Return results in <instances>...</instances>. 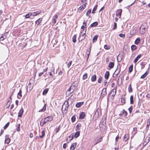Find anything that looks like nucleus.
<instances>
[{
    "label": "nucleus",
    "mask_w": 150,
    "mask_h": 150,
    "mask_svg": "<svg viewBox=\"0 0 150 150\" xmlns=\"http://www.w3.org/2000/svg\"><path fill=\"white\" fill-rule=\"evenodd\" d=\"M42 18H39L35 22V23L37 25H39L41 22L42 21Z\"/></svg>",
    "instance_id": "27"
},
{
    "label": "nucleus",
    "mask_w": 150,
    "mask_h": 150,
    "mask_svg": "<svg viewBox=\"0 0 150 150\" xmlns=\"http://www.w3.org/2000/svg\"><path fill=\"white\" fill-rule=\"evenodd\" d=\"M41 12V10L39 11H36L33 12V13H32V16H37L38 14L40 13Z\"/></svg>",
    "instance_id": "15"
},
{
    "label": "nucleus",
    "mask_w": 150,
    "mask_h": 150,
    "mask_svg": "<svg viewBox=\"0 0 150 150\" xmlns=\"http://www.w3.org/2000/svg\"><path fill=\"white\" fill-rule=\"evenodd\" d=\"M67 144H64L63 145V148L64 149H65L67 147Z\"/></svg>",
    "instance_id": "64"
},
{
    "label": "nucleus",
    "mask_w": 150,
    "mask_h": 150,
    "mask_svg": "<svg viewBox=\"0 0 150 150\" xmlns=\"http://www.w3.org/2000/svg\"><path fill=\"white\" fill-rule=\"evenodd\" d=\"M140 41V39L139 38H137L135 41V44L136 45L139 44Z\"/></svg>",
    "instance_id": "35"
},
{
    "label": "nucleus",
    "mask_w": 150,
    "mask_h": 150,
    "mask_svg": "<svg viewBox=\"0 0 150 150\" xmlns=\"http://www.w3.org/2000/svg\"><path fill=\"white\" fill-rule=\"evenodd\" d=\"M68 103L65 102L62 107V109L64 111H67L68 109Z\"/></svg>",
    "instance_id": "2"
},
{
    "label": "nucleus",
    "mask_w": 150,
    "mask_h": 150,
    "mask_svg": "<svg viewBox=\"0 0 150 150\" xmlns=\"http://www.w3.org/2000/svg\"><path fill=\"white\" fill-rule=\"evenodd\" d=\"M84 103L83 102H80L77 103L76 104V107L77 108H79Z\"/></svg>",
    "instance_id": "14"
},
{
    "label": "nucleus",
    "mask_w": 150,
    "mask_h": 150,
    "mask_svg": "<svg viewBox=\"0 0 150 150\" xmlns=\"http://www.w3.org/2000/svg\"><path fill=\"white\" fill-rule=\"evenodd\" d=\"M104 48L106 50H108L110 49V47L108 46L107 45H105L104 46Z\"/></svg>",
    "instance_id": "55"
},
{
    "label": "nucleus",
    "mask_w": 150,
    "mask_h": 150,
    "mask_svg": "<svg viewBox=\"0 0 150 150\" xmlns=\"http://www.w3.org/2000/svg\"><path fill=\"white\" fill-rule=\"evenodd\" d=\"M10 139L9 138H6L5 140V143L8 144L10 142Z\"/></svg>",
    "instance_id": "43"
},
{
    "label": "nucleus",
    "mask_w": 150,
    "mask_h": 150,
    "mask_svg": "<svg viewBox=\"0 0 150 150\" xmlns=\"http://www.w3.org/2000/svg\"><path fill=\"white\" fill-rule=\"evenodd\" d=\"M98 25V23L97 22H95L92 24L90 26L91 27H96Z\"/></svg>",
    "instance_id": "28"
},
{
    "label": "nucleus",
    "mask_w": 150,
    "mask_h": 150,
    "mask_svg": "<svg viewBox=\"0 0 150 150\" xmlns=\"http://www.w3.org/2000/svg\"><path fill=\"white\" fill-rule=\"evenodd\" d=\"M96 79V75H93L91 78V81L92 82L95 81Z\"/></svg>",
    "instance_id": "24"
},
{
    "label": "nucleus",
    "mask_w": 150,
    "mask_h": 150,
    "mask_svg": "<svg viewBox=\"0 0 150 150\" xmlns=\"http://www.w3.org/2000/svg\"><path fill=\"white\" fill-rule=\"evenodd\" d=\"M119 138V135H118L115 138V141L116 142H117L118 141V139Z\"/></svg>",
    "instance_id": "63"
},
{
    "label": "nucleus",
    "mask_w": 150,
    "mask_h": 150,
    "mask_svg": "<svg viewBox=\"0 0 150 150\" xmlns=\"http://www.w3.org/2000/svg\"><path fill=\"white\" fill-rule=\"evenodd\" d=\"M110 75L109 72L108 71H106L105 74V78L106 79H108Z\"/></svg>",
    "instance_id": "20"
},
{
    "label": "nucleus",
    "mask_w": 150,
    "mask_h": 150,
    "mask_svg": "<svg viewBox=\"0 0 150 150\" xmlns=\"http://www.w3.org/2000/svg\"><path fill=\"white\" fill-rule=\"evenodd\" d=\"M33 88V87L31 86V83H29L28 86L27 88V91L30 92Z\"/></svg>",
    "instance_id": "19"
},
{
    "label": "nucleus",
    "mask_w": 150,
    "mask_h": 150,
    "mask_svg": "<svg viewBox=\"0 0 150 150\" xmlns=\"http://www.w3.org/2000/svg\"><path fill=\"white\" fill-rule=\"evenodd\" d=\"M98 37V36L97 35H96L93 37V42H96L97 40Z\"/></svg>",
    "instance_id": "29"
},
{
    "label": "nucleus",
    "mask_w": 150,
    "mask_h": 150,
    "mask_svg": "<svg viewBox=\"0 0 150 150\" xmlns=\"http://www.w3.org/2000/svg\"><path fill=\"white\" fill-rule=\"evenodd\" d=\"M97 5H96L93 8L92 11V13H95V11H96L97 8Z\"/></svg>",
    "instance_id": "45"
},
{
    "label": "nucleus",
    "mask_w": 150,
    "mask_h": 150,
    "mask_svg": "<svg viewBox=\"0 0 150 150\" xmlns=\"http://www.w3.org/2000/svg\"><path fill=\"white\" fill-rule=\"evenodd\" d=\"M23 109L22 108L20 110L18 113V117H21L22 116L23 114Z\"/></svg>",
    "instance_id": "16"
},
{
    "label": "nucleus",
    "mask_w": 150,
    "mask_h": 150,
    "mask_svg": "<svg viewBox=\"0 0 150 150\" xmlns=\"http://www.w3.org/2000/svg\"><path fill=\"white\" fill-rule=\"evenodd\" d=\"M74 86H73V87H72L71 90L70 92L71 94L74 91Z\"/></svg>",
    "instance_id": "61"
},
{
    "label": "nucleus",
    "mask_w": 150,
    "mask_h": 150,
    "mask_svg": "<svg viewBox=\"0 0 150 150\" xmlns=\"http://www.w3.org/2000/svg\"><path fill=\"white\" fill-rule=\"evenodd\" d=\"M86 32L83 34V35L81 36V35H80L79 38V40H80L81 41H82L86 37Z\"/></svg>",
    "instance_id": "10"
},
{
    "label": "nucleus",
    "mask_w": 150,
    "mask_h": 150,
    "mask_svg": "<svg viewBox=\"0 0 150 150\" xmlns=\"http://www.w3.org/2000/svg\"><path fill=\"white\" fill-rule=\"evenodd\" d=\"M76 143H73L71 145L70 148V150H74L76 148Z\"/></svg>",
    "instance_id": "11"
},
{
    "label": "nucleus",
    "mask_w": 150,
    "mask_h": 150,
    "mask_svg": "<svg viewBox=\"0 0 150 150\" xmlns=\"http://www.w3.org/2000/svg\"><path fill=\"white\" fill-rule=\"evenodd\" d=\"M102 138V137H101L100 138H99V139H98L97 140V142H96L95 143V144H97L98 143H99V142H100L101 141V139Z\"/></svg>",
    "instance_id": "52"
},
{
    "label": "nucleus",
    "mask_w": 150,
    "mask_h": 150,
    "mask_svg": "<svg viewBox=\"0 0 150 150\" xmlns=\"http://www.w3.org/2000/svg\"><path fill=\"white\" fill-rule=\"evenodd\" d=\"M72 62V61H70L67 64V65L68 67L69 68L70 67V66L71 65Z\"/></svg>",
    "instance_id": "53"
},
{
    "label": "nucleus",
    "mask_w": 150,
    "mask_h": 150,
    "mask_svg": "<svg viewBox=\"0 0 150 150\" xmlns=\"http://www.w3.org/2000/svg\"><path fill=\"white\" fill-rule=\"evenodd\" d=\"M80 135V132L79 131L76 132L75 133L74 137L76 138H77Z\"/></svg>",
    "instance_id": "30"
},
{
    "label": "nucleus",
    "mask_w": 150,
    "mask_h": 150,
    "mask_svg": "<svg viewBox=\"0 0 150 150\" xmlns=\"http://www.w3.org/2000/svg\"><path fill=\"white\" fill-rule=\"evenodd\" d=\"M114 25L113 27V29L115 30L117 28V23L115 22H114Z\"/></svg>",
    "instance_id": "56"
},
{
    "label": "nucleus",
    "mask_w": 150,
    "mask_h": 150,
    "mask_svg": "<svg viewBox=\"0 0 150 150\" xmlns=\"http://www.w3.org/2000/svg\"><path fill=\"white\" fill-rule=\"evenodd\" d=\"M20 124H19L18 125V127L16 129V130L18 132H19L20 131Z\"/></svg>",
    "instance_id": "54"
},
{
    "label": "nucleus",
    "mask_w": 150,
    "mask_h": 150,
    "mask_svg": "<svg viewBox=\"0 0 150 150\" xmlns=\"http://www.w3.org/2000/svg\"><path fill=\"white\" fill-rule=\"evenodd\" d=\"M73 135H70L67 139V140L68 141V142H70L73 139Z\"/></svg>",
    "instance_id": "22"
},
{
    "label": "nucleus",
    "mask_w": 150,
    "mask_h": 150,
    "mask_svg": "<svg viewBox=\"0 0 150 150\" xmlns=\"http://www.w3.org/2000/svg\"><path fill=\"white\" fill-rule=\"evenodd\" d=\"M141 54H139L138 55L134 60V62L135 63H136L138 60L141 58Z\"/></svg>",
    "instance_id": "17"
},
{
    "label": "nucleus",
    "mask_w": 150,
    "mask_h": 150,
    "mask_svg": "<svg viewBox=\"0 0 150 150\" xmlns=\"http://www.w3.org/2000/svg\"><path fill=\"white\" fill-rule=\"evenodd\" d=\"M81 126V124L79 123L77 124L76 127V130H77L79 129V127H80Z\"/></svg>",
    "instance_id": "36"
},
{
    "label": "nucleus",
    "mask_w": 150,
    "mask_h": 150,
    "mask_svg": "<svg viewBox=\"0 0 150 150\" xmlns=\"http://www.w3.org/2000/svg\"><path fill=\"white\" fill-rule=\"evenodd\" d=\"M128 91L129 92H131L132 91V89L131 87V85L130 84L128 87Z\"/></svg>",
    "instance_id": "41"
},
{
    "label": "nucleus",
    "mask_w": 150,
    "mask_h": 150,
    "mask_svg": "<svg viewBox=\"0 0 150 150\" xmlns=\"http://www.w3.org/2000/svg\"><path fill=\"white\" fill-rule=\"evenodd\" d=\"M53 119V117L52 116H49L42 119L40 122V125L43 126L44 125L48 122L51 121Z\"/></svg>",
    "instance_id": "1"
},
{
    "label": "nucleus",
    "mask_w": 150,
    "mask_h": 150,
    "mask_svg": "<svg viewBox=\"0 0 150 150\" xmlns=\"http://www.w3.org/2000/svg\"><path fill=\"white\" fill-rule=\"evenodd\" d=\"M48 91V89H47V88L45 89L43 91V93H42L43 94V95H46Z\"/></svg>",
    "instance_id": "40"
},
{
    "label": "nucleus",
    "mask_w": 150,
    "mask_h": 150,
    "mask_svg": "<svg viewBox=\"0 0 150 150\" xmlns=\"http://www.w3.org/2000/svg\"><path fill=\"white\" fill-rule=\"evenodd\" d=\"M22 91L20 89L19 92L18 93L17 97L18 98L20 99L22 97Z\"/></svg>",
    "instance_id": "21"
},
{
    "label": "nucleus",
    "mask_w": 150,
    "mask_h": 150,
    "mask_svg": "<svg viewBox=\"0 0 150 150\" xmlns=\"http://www.w3.org/2000/svg\"><path fill=\"white\" fill-rule=\"evenodd\" d=\"M116 87L114 88L110 93L109 95H112V96L114 97L116 93Z\"/></svg>",
    "instance_id": "5"
},
{
    "label": "nucleus",
    "mask_w": 150,
    "mask_h": 150,
    "mask_svg": "<svg viewBox=\"0 0 150 150\" xmlns=\"http://www.w3.org/2000/svg\"><path fill=\"white\" fill-rule=\"evenodd\" d=\"M133 69V66L132 65L130 66V67H129V72H131Z\"/></svg>",
    "instance_id": "46"
},
{
    "label": "nucleus",
    "mask_w": 150,
    "mask_h": 150,
    "mask_svg": "<svg viewBox=\"0 0 150 150\" xmlns=\"http://www.w3.org/2000/svg\"><path fill=\"white\" fill-rule=\"evenodd\" d=\"M122 58V57L120 55H118L117 57V59L118 62H120Z\"/></svg>",
    "instance_id": "26"
},
{
    "label": "nucleus",
    "mask_w": 150,
    "mask_h": 150,
    "mask_svg": "<svg viewBox=\"0 0 150 150\" xmlns=\"http://www.w3.org/2000/svg\"><path fill=\"white\" fill-rule=\"evenodd\" d=\"M91 12V9L89 10L86 13V15L88 16H89V14Z\"/></svg>",
    "instance_id": "48"
},
{
    "label": "nucleus",
    "mask_w": 150,
    "mask_h": 150,
    "mask_svg": "<svg viewBox=\"0 0 150 150\" xmlns=\"http://www.w3.org/2000/svg\"><path fill=\"white\" fill-rule=\"evenodd\" d=\"M129 138V135L127 134H126L124 137L123 141L126 142L128 140Z\"/></svg>",
    "instance_id": "13"
},
{
    "label": "nucleus",
    "mask_w": 150,
    "mask_h": 150,
    "mask_svg": "<svg viewBox=\"0 0 150 150\" xmlns=\"http://www.w3.org/2000/svg\"><path fill=\"white\" fill-rule=\"evenodd\" d=\"M85 116V113L83 112H81L79 115V118L80 119H83Z\"/></svg>",
    "instance_id": "12"
},
{
    "label": "nucleus",
    "mask_w": 150,
    "mask_h": 150,
    "mask_svg": "<svg viewBox=\"0 0 150 150\" xmlns=\"http://www.w3.org/2000/svg\"><path fill=\"white\" fill-rule=\"evenodd\" d=\"M32 13L30 12L27 14L25 16V18H30V16H32Z\"/></svg>",
    "instance_id": "32"
},
{
    "label": "nucleus",
    "mask_w": 150,
    "mask_h": 150,
    "mask_svg": "<svg viewBox=\"0 0 150 150\" xmlns=\"http://www.w3.org/2000/svg\"><path fill=\"white\" fill-rule=\"evenodd\" d=\"M114 65V64L113 62H110L109 64L108 67L110 69H112L113 68Z\"/></svg>",
    "instance_id": "23"
},
{
    "label": "nucleus",
    "mask_w": 150,
    "mask_h": 150,
    "mask_svg": "<svg viewBox=\"0 0 150 150\" xmlns=\"http://www.w3.org/2000/svg\"><path fill=\"white\" fill-rule=\"evenodd\" d=\"M42 135L41 136H40L38 138H42L43 137L45 136V131L44 130H43L42 132Z\"/></svg>",
    "instance_id": "34"
},
{
    "label": "nucleus",
    "mask_w": 150,
    "mask_h": 150,
    "mask_svg": "<svg viewBox=\"0 0 150 150\" xmlns=\"http://www.w3.org/2000/svg\"><path fill=\"white\" fill-rule=\"evenodd\" d=\"M117 70H116L115 71V74L116 75H117L119 74V71H118V72H117Z\"/></svg>",
    "instance_id": "62"
},
{
    "label": "nucleus",
    "mask_w": 150,
    "mask_h": 150,
    "mask_svg": "<svg viewBox=\"0 0 150 150\" xmlns=\"http://www.w3.org/2000/svg\"><path fill=\"white\" fill-rule=\"evenodd\" d=\"M131 48L132 50H134L137 49V47L135 45H133L131 46Z\"/></svg>",
    "instance_id": "44"
},
{
    "label": "nucleus",
    "mask_w": 150,
    "mask_h": 150,
    "mask_svg": "<svg viewBox=\"0 0 150 150\" xmlns=\"http://www.w3.org/2000/svg\"><path fill=\"white\" fill-rule=\"evenodd\" d=\"M119 36L120 37L124 38L125 37V35L124 34H119Z\"/></svg>",
    "instance_id": "60"
},
{
    "label": "nucleus",
    "mask_w": 150,
    "mask_h": 150,
    "mask_svg": "<svg viewBox=\"0 0 150 150\" xmlns=\"http://www.w3.org/2000/svg\"><path fill=\"white\" fill-rule=\"evenodd\" d=\"M75 120L76 118L74 116H73L71 118V120L72 122H74L75 121Z\"/></svg>",
    "instance_id": "50"
},
{
    "label": "nucleus",
    "mask_w": 150,
    "mask_h": 150,
    "mask_svg": "<svg viewBox=\"0 0 150 150\" xmlns=\"http://www.w3.org/2000/svg\"><path fill=\"white\" fill-rule=\"evenodd\" d=\"M76 35H74V36H73L72 38V40L73 42L75 43L76 42Z\"/></svg>",
    "instance_id": "38"
},
{
    "label": "nucleus",
    "mask_w": 150,
    "mask_h": 150,
    "mask_svg": "<svg viewBox=\"0 0 150 150\" xmlns=\"http://www.w3.org/2000/svg\"><path fill=\"white\" fill-rule=\"evenodd\" d=\"M87 74H85L83 76V79L85 80L87 78Z\"/></svg>",
    "instance_id": "49"
},
{
    "label": "nucleus",
    "mask_w": 150,
    "mask_h": 150,
    "mask_svg": "<svg viewBox=\"0 0 150 150\" xmlns=\"http://www.w3.org/2000/svg\"><path fill=\"white\" fill-rule=\"evenodd\" d=\"M122 12V9L118 10L116 13V15L119 18H120Z\"/></svg>",
    "instance_id": "7"
},
{
    "label": "nucleus",
    "mask_w": 150,
    "mask_h": 150,
    "mask_svg": "<svg viewBox=\"0 0 150 150\" xmlns=\"http://www.w3.org/2000/svg\"><path fill=\"white\" fill-rule=\"evenodd\" d=\"M140 33L142 34H144L146 32V28L144 25H142L139 28Z\"/></svg>",
    "instance_id": "3"
},
{
    "label": "nucleus",
    "mask_w": 150,
    "mask_h": 150,
    "mask_svg": "<svg viewBox=\"0 0 150 150\" xmlns=\"http://www.w3.org/2000/svg\"><path fill=\"white\" fill-rule=\"evenodd\" d=\"M9 125V122H8L4 126V129H5L8 127Z\"/></svg>",
    "instance_id": "51"
},
{
    "label": "nucleus",
    "mask_w": 150,
    "mask_h": 150,
    "mask_svg": "<svg viewBox=\"0 0 150 150\" xmlns=\"http://www.w3.org/2000/svg\"><path fill=\"white\" fill-rule=\"evenodd\" d=\"M132 109H133V108L132 106H131L129 108L128 110H129L130 113L132 112Z\"/></svg>",
    "instance_id": "59"
},
{
    "label": "nucleus",
    "mask_w": 150,
    "mask_h": 150,
    "mask_svg": "<svg viewBox=\"0 0 150 150\" xmlns=\"http://www.w3.org/2000/svg\"><path fill=\"white\" fill-rule=\"evenodd\" d=\"M130 103L131 104H133L134 103L133 101V96H131L130 98Z\"/></svg>",
    "instance_id": "39"
},
{
    "label": "nucleus",
    "mask_w": 150,
    "mask_h": 150,
    "mask_svg": "<svg viewBox=\"0 0 150 150\" xmlns=\"http://www.w3.org/2000/svg\"><path fill=\"white\" fill-rule=\"evenodd\" d=\"M145 140V142L146 143V144H147L150 141V137H146Z\"/></svg>",
    "instance_id": "33"
},
{
    "label": "nucleus",
    "mask_w": 150,
    "mask_h": 150,
    "mask_svg": "<svg viewBox=\"0 0 150 150\" xmlns=\"http://www.w3.org/2000/svg\"><path fill=\"white\" fill-rule=\"evenodd\" d=\"M86 7V4H84L78 8V11L80 12L83 10Z\"/></svg>",
    "instance_id": "9"
},
{
    "label": "nucleus",
    "mask_w": 150,
    "mask_h": 150,
    "mask_svg": "<svg viewBox=\"0 0 150 150\" xmlns=\"http://www.w3.org/2000/svg\"><path fill=\"white\" fill-rule=\"evenodd\" d=\"M102 81V77H100L98 80V82L99 83H100Z\"/></svg>",
    "instance_id": "58"
},
{
    "label": "nucleus",
    "mask_w": 150,
    "mask_h": 150,
    "mask_svg": "<svg viewBox=\"0 0 150 150\" xmlns=\"http://www.w3.org/2000/svg\"><path fill=\"white\" fill-rule=\"evenodd\" d=\"M127 112L124 110L123 109L122 111L120 112L119 115L123 116L124 117H126L127 115Z\"/></svg>",
    "instance_id": "4"
},
{
    "label": "nucleus",
    "mask_w": 150,
    "mask_h": 150,
    "mask_svg": "<svg viewBox=\"0 0 150 150\" xmlns=\"http://www.w3.org/2000/svg\"><path fill=\"white\" fill-rule=\"evenodd\" d=\"M100 112V110L99 109H98L96 112L95 114H97L98 115H99V113Z\"/></svg>",
    "instance_id": "47"
},
{
    "label": "nucleus",
    "mask_w": 150,
    "mask_h": 150,
    "mask_svg": "<svg viewBox=\"0 0 150 150\" xmlns=\"http://www.w3.org/2000/svg\"><path fill=\"white\" fill-rule=\"evenodd\" d=\"M57 18H58L57 15H55V16L54 18H53V20L52 21V22L53 23H56V19Z\"/></svg>",
    "instance_id": "37"
},
{
    "label": "nucleus",
    "mask_w": 150,
    "mask_h": 150,
    "mask_svg": "<svg viewBox=\"0 0 150 150\" xmlns=\"http://www.w3.org/2000/svg\"><path fill=\"white\" fill-rule=\"evenodd\" d=\"M90 52H91V48H90L89 50H88L86 52V57H87V60H88V57H89V55L90 54Z\"/></svg>",
    "instance_id": "18"
},
{
    "label": "nucleus",
    "mask_w": 150,
    "mask_h": 150,
    "mask_svg": "<svg viewBox=\"0 0 150 150\" xmlns=\"http://www.w3.org/2000/svg\"><path fill=\"white\" fill-rule=\"evenodd\" d=\"M72 87H73V86H71L69 89L66 91V94L67 96H69L71 95L70 92L71 90Z\"/></svg>",
    "instance_id": "8"
},
{
    "label": "nucleus",
    "mask_w": 150,
    "mask_h": 150,
    "mask_svg": "<svg viewBox=\"0 0 150 150\" xmlns=\"http://www.w3.org/2000/svg\"><path fill=\"white\" fill-rule=\"evenodd\" d=\"M106 94V88H104L102 91L101 96H100V98H103V97Z\"/></svg>",
    "instance_id": "6"
},
{
    "label": "nucleus",
    "mask_w": 150,
    "mask_h": 150,
    "mask_svg": "<svg viewBox=\"0 0 150 150\" xmlns=\"http://www.w3.org/2000/svg\"><path fill=\"white\" fill-rule=\"evenodd\" d=\"M148 74V72L146 71L144 74H143L141 76L140 78L142 79L144 78L146 76V75Z\"/></svg>",
    "instance_id": "31"
},
{
    "label": "nucleus",
    "mask_w": 150,
    "mask_h": 150,
    "mask_svg": "<svg viewBox=\"0 0 150 150\" xmlns=\"http://www.w3.org/2000/svg\"><path fill=\"white\" fill-rule=\"evenodd\" d=\"M46 105L45 104L42 108L39 110V112H43L45 111L46 109Z\"/></svg>",
    "instance_id": "25"
},
{
    "label": "nucleus",
    "mask_w": 150,
    "mask_h": 150,
    "mask_svg": "<svg viewBox=\"0 0 150 150\" xmlns=\"http://www.w3.org/2000/svg\"><path fill=\"white\" fill-rule=\"evenodd\" d=\"M146 65V64L144 62H142L141 64V68L142 69H143L144 68Z\"/></svg>",
    "instance_id": "42"
},
{
    "label": "nucleus",
    "mask_w": 150,
    "mask_h": 150,
    "mask_svg": "<svg viewBox=\"0 0 150 150\" xmlns=\"http://www.w3.org/2000/svg\"><path fill=\"white\" fill-rule=\"evenodd\" d=\"M121 102L122 103H125V98L124 97H122L121 98Z\"/></svg>",
    "instance_id": "57"
}]
</instances>
